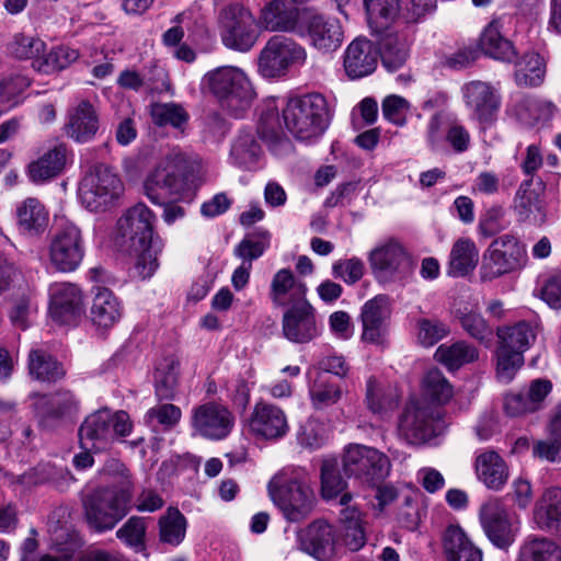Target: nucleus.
<instances>
[{"label":"nucleus","instance_id":"f257e3e1","mask_svg":"<svg viewBox=\"0 0 561 561\" xmlns=\"http://www.w3.org/2000/svg\"><path fill=\"white\" fill-rule=\"evenodd\" d=\"M267 490L274 504L289 523L307 519L317 499L301 468H283L268 482Z\"/></svg>","mask_w":561,"mask_h":561},{"label":"nucleus","instance_id":"f03ea898","mask_svg":"<svg viewBox=\"0 0 561 561\" xmlns=\"http://www.w3.org/2000/svg\"><path fill=\"white\" fill-rule=\"evenodd\" d=\"M203 85L234 116L250 107L255 91L245 72L233 66H222L208 71Z\"/></svg>","mask_w":561,"mask_h":561},{"label":"nucleus","instance_id":"7ed1b4c3","mask_svg":"<svg viewBox=\"0 0 561 561\" xmlns=\"http://www.w3.org/2000/svg\"><path fill=\"white\" fill-rule=\"evenodd\" d=\"M133 495L128 490H114L100 486L82 499L83 516L89 528L95 533H105L129 513Z\"/></svg>","mask_w":561,"mask_h":561},{"label":"nucleus","instance_id":"20e7f679","mask_svg":"<svg viewBox=\"0 0 561 561\" xmlns=\"http://www.w3.org/2000/svg\"><path fill=\"white\" fill-rule=\"evenodd\" d=\"M283 118L295 138L308 140L319 137L329 125L327 100L318 93L291 99L283 110Z\"/></svg>","mask_w":561,"mask_h":561},{"label":"nucleus","instance_id":"39448f33","mask_svg":"<svg viewBox=\"0 0 561 561\" xmlns=\"http://www.w3.org/2000/svg\"><path fill=\"white\" fill-rule=\"evenodd\" d=\"M124 192V184L114 170L104 164L92 165L79 185V199L90 211L102 213L112 208Z\"/></svg>","mask_w":561,"mask_h":561},{"label":"nucleus","instance_id":"423d86ee","mask_svg":"<svg viewBox=\"0 0 561 561\" xmlns=\"http://www.w3.org/2000/svg\"><path fill=\"white\" fill-rule=\"evenodd\" d=\"M342 469L347 478L369 486L377 485L389 476L391 462L387 455L364 445H350L342 457Z\"/></svg>","mask_w":561,"mask_h":561},{"label":"nucleus","instance_id":"0eeeda50","mask_svg":"<svg viewBox=\"0 0 561 561\" xmlns=\"http://www.w3.org/2000/svg\"><path fill=\"white\" fill-rule=\"evenodd\" d=\"M527 262L524 244L511 233L494 239L483 255L482 279L492 280L522 268Z\"/></svg>","mask_w":561,"mask_h":561},{"label":"nucleus","instance_id":"6e6552de","mask_svg":"<svg viewBox=\"0 0 561 561\" xmlns=\"http://www.w3.org/2000/svg\"><path fill=\"white\" fill-rule=\"evenodd\" d=\"M220 36L224 45L238 51L250 50L257 41L255 19L249 9L240 3L224 7L218 15Z\"/></svg>","mask_w":561,"mask_h":561},{"label":"nucleus","instance_id":"1a4fd4ad","mask_svg":"<svg viewBox=\"0 0 561 561\" xmlns=\"http://www.w3.org/2000/svg\"><path fill=\"white\" fill-rule=\"evenodd\" d=\"M48 256L51 266L58 272L76 271L84 257L81 229L70 221L61 224L50 237Z\"/></svg>","mask_w":561,"mask_h":561},{"label":"nucleus","instance_id":"9d476101","mask_svg":"<svg viewBox=\"0 0 561 561\" xmlns=\"http://www.w3.org/2000/svg\"><path fill=\"white\" fill-rule=\"evenodd\" d=\"M307 58L306 49L293 38L272 36L259 56V71L265 78H276L285 75L295 64H304Z\"/></svg>","mask_w":561,"mask_h":561},{"label":"nucleus","instance_id":"9b49d317","mask_svg":"<svg viewBox=\"0 0 561 561\" xmlns=\"http://www.w3.org/2000/svg\"><path fill=\"white\" fill-rule=\"evenodd\" d=\"M154 213L145 204L129 207L117 220L116 240L125 249L144 248L153 243Z\"/></svg>","mask_w":561,"mask_h":561},{"label":"nucleus","instance_id":"f8f14e48","mask_svg":"<svg viewBox=\"0 0 561 561\" xmlns=\"http://www.w3.org/2000/svg\"><path fill=\"white\" fill-rule=\"evenodd\" d=\"M434 422V410L430 405L410 401L399 416L398 436L409 445L421 446L435 436Z\"/></svg>","mask_w":561,"mask_h":561},{"label":"nucleus","instance_id":"ddd939ff","mask_svg":"<svg viewBox=\"0 0 561 561\" xmlns=\"http://www.w3.org/2000/svg\"><path fill=\"white\" fill-rule=\"evenodd\" d=\"M309 9H299L286 0H271L260 12L259 25L273 33H290L305 36V13Z\"/></svg>","mask_w":561,"mask_h":561},{"label":"nucleus","instance_id":"4468645a","mask_svg":"<svg viewBox=\"0 0 561 561\" xmlns=\"http://www.w3.org/2000/svg\"><path fill=\"white\" fill-rule=\"evenodd\" d=\"M191 424L202 437L218 440L230 434L234 416L225 405L207 402L193 409Z\"/></svg>","mask_w":561,"mask_h":561},{"label":"nucleus","instance_id":"2eb2a0df","mask_svg":"<svg viewBox=\"0 0 561 561\" xmlns=\"http://www.w3.org/2000/svg\"><path fill=\"white\" fill-rule=\"evenodd\" d=\"M247 425L252 436L263 440L279 439L289 431L284 410L264 400H260L254 404Z\"/></svg>","mask_w":561,"mask_h":561},{"label":"nucleus","instance_id":"dca6fc26","mask_svg":"<svg viewBox=\"0 0 561 561\" xmlns=\"http://www.w3.org/2000/svg\"><path fill=\"white\" fill-rule=\"evenodd\" d=\"M479 519L488 539L503 550L515 541V531L506 506L499 499H490L479 510Z\"/></svg>","mask_w":561,"mask_h":561},{"label":"nucleus","instance_id":"f3484780","mask_svg":"<svg viewBox=\"0 0 561 561\" xmlns=\"http://www.w3.org/2000/svg\"><path fill=\"white\" fill-rule=\"evenodd\" d=\"M336 531L324 519H316L297 533L299 549L318 561H332L336 554Z\"/></svg>","mask_w":561,"mask_h":561},{"label":"nucleus","instance_id":"a211bd4d","mask_svg":"<svg viewBox=\"0 0 561 561\" xmlns=\"http://www.w3.org/2000/svg\"><path fill=\"white\" fill-rule=\"evenodd\" d=\"M369 263L376 278L385 283L400 278L412 265L404 248L396 241L374 249L369 254Z\"/></svg>","mask_w":561,"mask_h":561},{"label":"nucleus","instance_id":"6ab92c4d","mask_svg":"<svg viewBox=\"0 0 561 561\" xmlns=\"http://www.w3.org/2000/svg\"><path fill=\"white\" fill-rule=\"evenodd\" d=\"M305 36L317 50L330 53L336 50L343 42L344 32L337 19L308 10L304 21Z\"/></svg>","mask_w":561,"mask_h":561},{"label":"nucleus","instance_id":"aec40b11","mask_svg":"<svg viewBox=\"0 0 561 561\" xmlns=\"http://www.w3.org/2000/svg\"><path fill=\"white\" fill-rule=\"evenodd\" d=\"M49 314L58 324H75L83 313L80 288L71 283H56L49 287Z\"/></svg>","mask_w":561,"mask_h":561},{"label":"nucleus","instance_id":"412c9836","mask_svg":"<svg viewBox=\"0 0 561 561\" xmlns=\"http://www.w3.org/2000/svg\"><path fill=\"white\" fill-rule=\"evenodd\" d=\"M283 335L297 344H305L318 336L316 310L309 301H300L287 308L282 319Z\"/></svg>","mask_w":561,"mask_h":561},{"label":"nucleus","instance_id":"4be33fe9","mask_svg":"<svg viewBox=\"0 0 561 561\" xmlns=\"http://www.w3.org/2000/svg\"><path fill=\"white\" fill-rule=\"evenodd\" d=\"M33 409L41 424L51 425L55 422L70 417L77 413L79 402L75 394L66 389H59L47 394H34Z\"/></svg>","mask_w":561,"mask_h":561},{"label":"nucleus","instance_id":"5701e85b","mask_svg":"<svg viewBox=\"0 0 561 561\" xmlns=\"http://www.w3.org/2000/svg\"><path fill=\"white\" fill-rule=\"evenodd\" d=\"M378 47L366 37H356L345 49L343 66L350 79H360L371 75L378 65Z\"/></svg>","mask_w":561,"mask_h":561},{"label":"nucleus","instance_id":"b1692460","mask_svg":"<svg viewBox=\"0 0 561 561\" xmlns=\"http://www.w3.org/2000/svg\"><path fill=\"white\" fill-rule=\"evenodd\" d=\"M100 128V114L96 107L88 100H81L76 106L68 110L65 134L79 144L94 138Z\"/></svg>","mask_w":561,"mask_h":561},{"label":"nucleus","instance_id":"393cba45","mask_svg":"<svg viewBox=\"0 0 561 561\" xmlns=\"http://www.w3.org/2000/svg\"><path fill=\"white\" fill-rule=\"evenodd\" d=\"M390 313L389 298L386 295H377L365 302L360 313L362 340L371 344H381L386 332V321Z\"/></svg>","mask_w":561,"mask_h":561},{"label":"nucleus","instance_id":"a878e982","mask_svg":"<svg viewBox=\"0 0 561 561\" xmlns=\"http://www.w3.org/2000/svg\"><path fill=\"white\" fill-rule=\"evenodd\" d=\"M69 512L65 507L55 510L48 518L50 540L62 561H68L82 547V538L73 527L65 520Z\"/></svg>","mask_w":561,"mask_h":561},{"label":"nucleus","instance_id":"bb28decb","mask_svg":"<svg viewBox=\"0 0 561 561\" xmlns=\"http://www.w3.org/2000/svg\"><path fill=\"white\" fill-rule=\"evenodd\" d=\"M180 190V174L171 163L159 165L144 182V193L154 205H163L164 201L178 195Z\"/></svg>","mask_w":561,"mask_h":561},{"label":"nucleus","instance_id":"cd10ccee","mask_svg":"<svg viewBox=\"0 0 561 561\" xmlns=\"http://www.w3.org/2000/svg\"><path fill=\"white\" fill-rule=\"evenodd\" d=\"M466 105L482 124L492 123L500 106L494 89L482 81H472L462 88Z\"/></svg>","mask_w":561,"mask_h":561},{"label":"nucleus","instance_id":"c85d7f7f","mask_svg":"<svg viewBox=\"0 0 561 561\" xmlns=\"http://www.w3.org/2000/svg\"><path fill=\"white\" fill-rule=\"evenodd\" d=\"M533 520L540 530L561 537V488L542 492L535 503Z\"/></svg>","mask_w":561,"mask_h":561},{"label":"nucleus","instance_id":"c756f323","mask_svg":"<svg viewBox=\"0 0 561 561\" xmlns=\"http://www.w3.org/2000/svg\"><path fill=\"white\" fill-rule=\"evenodd\" d=\"M531 186L533 180H526L519 185L513 209L519 222L541 226L547 217L546 207L538 192Z\"/></svg>","mask_w":561,"mask_h":561},{"label":"nucleus","instance_id":"7c9ffc66","mask_svg":"<svg viewBox=\"0 0 561 561\" xmlns=\"http://www.w3.org/2000/svg\"><path fill=\"white\" fill-rule=\"evenodd\" d=\"M501 19H493L482 31L479 38L481 51L493 59L504 62L515 61L517 51L513 43L502 33Z\"/></svg>","mask_w":561,"mask_h":561},{"label":"nucleus","instance_id":"2f4dec72","mask_svg":"<svg viewBox=\"0 0 561 561\" xmlns=\"http://www.w3.org/2000/svg\"><path fill=\"white\" fill-rule=\"evenodd\" d=\"M306 294V284L296 280L290 270L282 268L273 276L270 297L275 307H289L300 301H308Z\"/></svg>","mask_w":561,"mask_h":561},{"label":"nucleus","instance_id":"473e14b6","mask_svg":"<svg viewBox=\"0 0 561 561\" xmlns=\"http://www.w3.org/2000/svg\"><path fill=\"white\" fill-rule=\"evenodd\" d=\"M474 470L478 480L493 491L503 489L510 477L505 460L494 450H485L478 455Z\"/></svg>","mask_w":561,"mask_h":561},{"label":"nucleus","instance_id":"72a5a7b5","mask_svg":"<svg viewBox=\"0 0 561 561\" xmlns=\"http://www.w3.org/2000/svg\"><path fill=\"white\" fill-rule=\"evenodd\" d=\"M353 500L352 493H344L339 505L343 506L341 511V523L343 527V542L352 551L359 550L366 542L365 525L362 513L355 506H350Z\"/></svg>","mask_w":561,"mask_h":561},{"label":"nucleus","instance_id":"f704fd0d","mask_svg":"<svg viewBox=\"0 0 561 561\" xmlns=\"http://www.w3.org/2000/svg\"><path fill=\"white\" fill-rule=\"evenodd\" d=\"M443 549L446 561H483L481 549L473 545L458 525L446 528L443 535Z\"/></svg>","mask_w":561,"mask_h":561},{"label":"nucleus","instance_id":"c9c22d12","mask_svg":"<svg viewBox=\"0 0 561 561\" xmlns=\"http://www.w3.org/2000/svg\"><path fill=\"white\" fill-rule=\"evenodd\" d=\"M112 413L108 409H100L85 417L79 428V439L82 446L91 445V448H102L113 438Z\"/></svg>","mask_w":561,"mask_h":561},{"label":"nucleus","instance_id":"e433bc0d","mask_svg":"<svg viewBox=\"0 0 561 561\" xmlns=\"http://www.w3.org/2000/svg\"><path fill=\"white\" fill-rule=\"evenodd\" d=\"M73 480V476L67 468L51 463H39L20 477V482L24 485L48 483L59 491H66Z\"/></svg>","mask_w":561,"mask_h":561},{"label":"nucleus","instance_id":"4c0bfd02","mask_svg":"<svg viewBox=\"0 0 561 561\" xmlns=\"http://www.w3.org/2000/svg\"><path fill=\"white\" fill-rule=\"evenodd\" d=\"M365 404L371 413L382 415L397 409L399 396L390 386L370 376L366 380Z\"/></svg>","mask_w":561,"mask_h":561},{"label":"nucleus","instance_id":"58836bf2","mask_svg":"<svg viewBox=\"0 0 561 561\" xmlns=\"http://www.w3.org/2000/svg\"><path fill=\"white\" fill-rule=\"evenodd\" d=\"M66 158L67 146L65 144L55 145L28 165L30 179L38 183L57 176L66 165Z\"/></svg>","mask_w":561,"mask_h":561},{"label":"nucleus","instance_id":"ea45409f","mask_svg":"<svg viewBox=\"0 0 561 561\" xmlns=\"http://www.w3.org/2000/svg\"><path fill=\"white\" fill-rule=\"evenodd\" d=\"M122 317V307L117 297L107 288L98 287L94 295L91 318L100 328H111Z\"/></svg>","mask_w":561,"mask_h":561},{"label":"nucleus","instance_id":"a19ab883","mask_svg":"<svg viewBox=\"0 0 561 561\" xmlns=\"http://www.w3.org/2000/svg\"><path fill=\"white\" fill-rule=\"evenodd\" d=\"M19 228L28 236H38L48 225L45 206L34 197L23 201L16 208Z\"/></svg>","mask_w":561,"mask_h":561},{"label":"nucleus","instance_id":"79ce46f5","mask_svg":"<svg viewBox=\"0 0 561 561\" xmlns=\"http://www.w3.org/2000/svg\"><path fill=\"white\" fill-rule=\"evenodd\" d=\"M478 262L479 251L474 242L460 238L451 248L448 274L455 277L466 276L476 268Z\"/></svg>","mask_w":561,"mask_h":561},{"label":"nucleus","instance_id":"37998d69","mask_svg":"<svg viewBox=\"0 0 561 561\" xmlns=\"http://www.w3.org/2000/svg\"><path fill=\"white\" fill-rule=\"evenodd\" d=\"M514 79L518 87H539L546 76V65L537 53H527L519 60L515 59Z\"/></svg>","mask_w":561,"mask_h":561},{"label":"nucleus","instance_id":"c03bdc74","mask_svg":"<svg viewBox=\"0 0 561 561\" xmlns=\"http://www.w3.org/2000/svg\"><path fill=\"white\" fill-rule=\"evenodd\" d=\"M518 561H561V547L547 537H528L519 548Z\"/></svg>","mask_w":561,"mask_h":561},{"label":"nucleus","instance_id":"a18cd8bd","mask_svg":"<svg viewBox=\"0 0 561 561\" xmlns=\"http://www.w3.org/2000/svg\"><path fill=\"white\" fill-rule=\"evenodd\" d=\"M478 357V350L466 341L442 344L435 352L436 360L446 366L449 370L458 369L466 364L477 360Z\"/></svg>","mask_w":561,"mask_h":561},{"label":"nucleus","instance_id":"49530a36","mask_svg":"<svg viewBox=\"0 0 561 561\" xmlns=\"http://www.w3.org/2000/svg\"><path fill=\"white\" fill-rule=\"evenodd\" d=\"M499 345L524 355L536 339V333L527 322H518L511 327L496 329Z\"/></svg>","mask_w":561,"mask_h":561},{"label":"nucleus","instance_id":"de8ad7c7","mask_svg":"<svg viewBox=\"0 0 561 561\" xmlns=\"http://www.w3.org/2000/svg\"><path fill=\"white\" fill-rule=\"evenodd\" d=\"M379 58L389 71L401 68L409 56V48L405 39L398 34L388 33L379 42Z\"/></svg>","mask_w":561,"mask_h":561},{"label":"nucleus","instance_id":"09e8293b","mask_svg":"<svg viewBox=\"0 0 561 561\" xmlns=\"http://www.w3.org/2000/svg\"><path fill=\"white\" fill-rule=\"evenodd\" d=\"M159 538L163 543L179 546L185 538L187 522L176 508L169 507L159 518Z\"/></svg>","mask_w":561,"mask_h":561},{"label":"nucleus","instance_id":"8fccbe9b","mask_svg":"<svg viewBox=\"0 0 561 561\" xmlns=\"http://www.w3.org/2000/svg\"><path fill=\"white\" fill-rule=\"evenodd\" d=\"M28 369L35 379L47 382H55L66 374L62 366L53 356L39 350L30 352Z\"/></svg>","mask_w":561,"mask_h":561},{"label":"nucleus","instance_id":"3c124183","mask_svg":"<svg viewBox=\"0 0 561 561\" xmlns=\"http://www.w3.org/2000/svg\"><path fill=\"white\" fill-rule=\"evenodd\" d=\"M180 362L174 356L164 357L154 373L156 393L160 399H172L178 385Z\"/></svg>","mask_w":561,"mask_h":561},{"label":"nucleus","instance_id":"603ef678","mask_svg":"<svg viewBox=\"0 0 561 561\" xmlns=\"http://www.w3.org/2000/svg\"><path fill=\"white\" fill-rule=\"evenodd\" d=\"M347 482L342 478L336 459H325L321 465V494L324 500H340Z\"/></svg>","mask_w":561,"mask_h":561},{"label":"nucleus","instance_id":"864d4df0","mask_svg":"<svg viewBox=\"0 0 561 561\" xmlns=\"http://www.w3.org/2000/svg\"><path fill=\"white\" fill-rule=\"evenodd\" d=\"M79 58V53L67 46H59L43 54V57L32 61L35 70L42 73H51L64 70Z\"/></svg>","mask_w":561,"mask_h":561},{"label":"nucleus","instance_id":"5fc2aeb1","mask_svg":"<svg viewBox=\"0 0 561 561\" xmlns=\"http://www.w3.org/2000/svg\"><path fill=\"white\" fill-rule=\"evenodd\" d=\"M257 133L261 139L275 152L279 147L289 142L279 124L278 113L274 110H268L262 114Z\"/></svg>","mask_w":561,"mask_h":561},{"label":"nucleus","instance_id":"6e6d98bb","mask_svg":"<svg viewBox=\"0 0 561 561\" xmlns=\"http://www.w3.org/2000/svg\"><path fill=\"white\" fill-rule=\"evenodd\" d=\"M370 23L387 27L401 15V0H364Z\"/></svg>","mask_w":561,"mask_h":561},{"label":"nucleus","instance_id":"4d7b16f0","mask_svg":"<svg viewBox=\"0 0 561 561\" xmlns=\"http://www.w3.org/2000/svg\"><path fill=\"white\" fill-rule=\"evenodd\" d=\"M270 245V232L264 229L244 237L234 248L233 254L242 262H252L263 255Z\"/></svg>","mask_w":561,"mask_h":561},{"label":"nucleus","instance_id":"13d9d810","mask_svg":"<svg viewBox=\"0 0 561 561\" xmlns=\"http://www.w3.org/2000/svg\"><path fill=\"white\" fill-rule=\"evenodd\" d=\"M260 154L261 147L255 140L253 134L249 131H243L238 136L230 151V156L234 163L244 168L253 165L257 161Z\"/></svg>","mask_w":561,"mask_h":561},{"label":"nucleus","instance_id":"bf43d9fd","mask_svg":"<svg viewBox=\"0 0 561 561\" xmlns=\"http://www.w3.org/2000/svg\"><path fill=\"white\" fill-rule=\"evenodd\" d=\"M147 525L144 517L131 516L116 531V537L136 552L146 549Z\"/></svg>","mask_w":561,"mask_h":561},{"label":"nucleus","instance_id":"052dcab7","mask_svg":"<svg viewBox=\"0 0 561 561\" xmlns=\"http://www.w3.org/2000/svg\"><path fill=\"white\" fill-rule=\"evenodd\" d=\"M459 322L463 331L484 346H490L493 339V329L478 312L468 311L460 313Z\"/></svg>","mask_w":561,"mask_h":561},{"label":"nucleus","instance_id":"680f3d73","mask_svg":"<svg viewBox=\"0 0 561 561\" xmlns=\"http://www.w3.org/2000/svg\"><path fill=\"white\" fill-rule=\"evenodd\" d=\"M151 117L156 125H171L176 129H183L188 121V113L176 103H157L151 106Z\"/></svg>","mask_w":561,"mask_h":561},{"label":"nucleus","instance_id":"e2e57ef3","mask_svg":"<svg viewBox=\"0 0 561 561\" xmlns=\"http://www.w3.org/2000/svg\"><path fill=\"white\" fill-rule=\"evenodd\" d=\"M422 386L424 393L434 402L446 403L453 397V386L438 368L427 370Z\"/></svg>","mask_w":561,"mask_h":561},{"label":"nucleus","instance_id":"0e129e2a","mask_svg":"<svg viewBox=\"0 0 561 561\" xmlns=\"http://www.w3.org/2000/svg\"><path fill=\"white\" fill-rule=\"evenodd\" d=\"M10 54L18 59H32L36 61L46 51V44L39 37L16 34L9 44Z\"/></svg>","mask_w":561,"mask_h":561},{"label":"nucleus","instance_id":"69168bd1","mask_svg":"<svg viewBox=\"0 0 561 561\" xmlns=\"http://www.w3.org/2000/svg\"><path fill=\"white\" fill-rule=\"evenodd\" d=\"M496 377L502 382H510L516 371L524 364V355L520 352H514L503 346L496 350Z\"/></svg>","mask_w":561,"mask_h":561},{"label":"nucleus","instance_id":"338daca9","mask_svg":"<svg viewBox=\"0 0 561 561\" xmlns=\"http://www.w3.org/2000/svg\"><path fill=\"white\" fill-rule=\"evenodd\" d=\"M101 476L108 480H113V484L108 485L114 490H128V493L133 495L134 484L130 479L129 470L118 459H107L102 469L100 470Z\"/></svg>","mask_w":561,"mask_h":561},{"label":"nucleus","instance_id":"774afa93","mask_svg":"<svg viewBox=\"0 0 561 561\" xmlns=\"http://www.w3.org/2000/svg\"><path fill=\"white\" fill-rule=\"evenodd\" d=\"M417 340L426 347L433 346L450 333L449 327L438 319L417 320Z\"/></svg>","mask_w":561,"mask_h":561}]
</instances>
